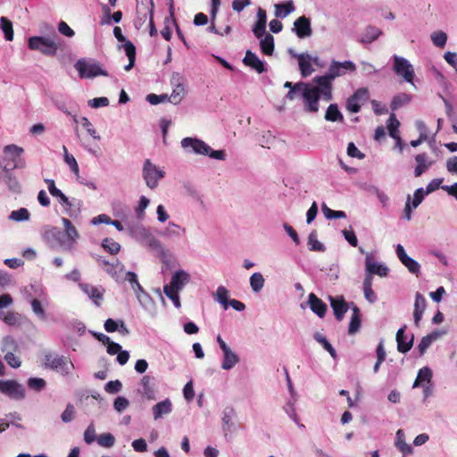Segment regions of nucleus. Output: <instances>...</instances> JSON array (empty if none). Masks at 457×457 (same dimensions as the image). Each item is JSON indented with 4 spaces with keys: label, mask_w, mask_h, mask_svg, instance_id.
Masks as SVG:
<instances>
[{
    "label": "nucleus",
    "mask_w": 457,
    "mask_h": 457,
    "mask_svg": "<svg viewBox=\"0 0 457 457\" xmlns=\"http://www.w3.org/2000/svg\"><path fill=\"white\" fill-rule=\"evenodd\" d=\"M64 232L56 227H46L42 237L52 247H60L63 251H72L79 238V233L67 218H62Z\"/></svg>",
    "instance_id": "1"
},
{
    "label": "nucleus",
    "mask_w": 457,
    "mask_h": 457,
    "mask_svg": "<svg viewBox=\"0 0 457 457\" xmlns=\"http://www.w3.org/2000/svg\"><path fill=\"white\" fill-rule=\"evenodd\" d=\"M356 66L352 61L338 62L333 60L328 67L327 73L323 76H317L313 79V82L321 85L324 88V93L329 96V89L332 90V81L338 77H342L348 72H353Z\"/></svg>",
    "instance_id": "2"
},
{
    "label": "nucleus",
    "mask_w": 457,
    "mask_h": 457,
    "mask_svg": "<svg viewBox=\"0 0 457 457\" xmlns=\"http://www.w3.org/2000/svg\"><path fill=\"white\" fill-rule=\"evenodd\" d=\"M296 87L302 89V97L304 104V111L307 112H318L320 110L319 101L323 99L328 102L332 99V90L329 89V96L325 95L321 85L311 86L306 83H296Z\"/></svg>",
    "instance_id": "3"
},
{
    "label": "nucleus",
    "mask_w": 457,
    "mask_h": 457,
    "mask_svg": "<svg viewBox=\"0 0 457 457\" xmlns=\"http://www.w3.org/2000/svg\"><path fill=\"white\" fill-rule=\"evenodd\" d=\"M182 148L195 154L206 155L210 158L224 161L227 154L224 150H213L204 141L196 137H185L180 142Z\"/></svg>",
    "instance_id": "4"
},
{
    "label": "nucleus",
    "mask_w": 457,
    "mask_h": 457,
    "mask_svg": "<svg viewBox=\"0 0 457 457\" xmlns=\"http://www.w3.org/2000/svg\"><path fill=\"white\" fill-rule=\"evenodd\" d=\"M6 155L1 162L0 167L5 173H9L15 169H23L26 166L25 160L21 158L24 150L17 145H7L4 148Z\"/></svg>",
    "instance_id": "5"
},
{
    "label": "nucleus",
    "mask_w": 457,
    "mask_h": 457,
    "mask_svg": "<svg viewBox=\"0 0 457 457\" xmlns=\"http://www.w3.org/2000/svg\"><path fill=\"white\" fill-rule=\"evenodd\" d=\"M30 50L39 51L45 55L53 56L57 53L59 44L52 37H30L28 40Z\"/></svg>",
    "instance_id": "6"
},
{
    "label": "nucleus",
    "mask_w": 457,
    "mask_h": 457,
    "mask_svg": "<svg viewBox=\"0 0 457 457\" xmlns=\"http://www.w3.org/2000/svg\"><path fill=\"white\" fill-rule=\"evenodd\" d=\"M142 176L145 185L150 189H154L158 187L160 180L165 177V171L153 163L151 160L146 159L143 164Z\"/></svg>",
    "instance_id": "7"
},
{
    "label": "nucleus",
    "mask_w": 457,
    "mask_h": 457,
    "mask_svg": "<svg viewBox=\"0 0 457 457\" xmlns=\"http://www.w3.org/2000/svg\"><path fill=\"white\" fill-rule=\"evenodd\" d=\"M75 69L78 71L79 75L82 79H93L97 76H108L99 62L94 60L79 59L75 63Z\"/></svg>",
    "instance_id": "8"
},
{
    "label": "nucleus",
    "mask_w": 457,
    "mask_h": 457,
    "mask_svg": "<svg viewBox=\"0 0 457 457\" xmlns=\"http://www.w3.org/2000/svg\"><path fill=\"white\" fill-rule=\"evenodd\" d=\"M393 71L395 72L396 75L403 78V79L414 85V77H415V71L413 65L410 62L409 60H407L404 57L399 56V55H393Z\"/></svg>",
    "instance_id": "9"
},
{
    "label": "nucleus",
    "mask_w": 457,
    "mask_h": 457,
    "mask_svg": "<svg viewBox=\"0 0 457 457\" xmlns=\"http://www.w3.org/2000/svg\"><path fill=\"white\" fill-rule=\"evenodd\" d=\"M45 364L62 375L70 374L73 369V363L64 356L48 353L45 356Z\"/></svg>",
    "instance_id": "10"
},
{
    "label": "nucleus",
    "mask_w": 457,
    "mask_h": 457,
    "mask_svg": "<svg viewBox=\"0 0 457 457\" xmlns=\"http://www.w3.org/2000/svg\"><path fill=\"white\" fill-rule=\"evenodd\" d=\"M0 392L12 399L22 400L25 398V388L16 380H0Z\"/></svg>",
    "instance_id": "11"
},
{
    "label": "nucleus",
    "mask_w": 457,
    "mask_h": 457,
    "mask_svg": "<svg viewBox=\"0 0 457 457\" xmlns=\"http://www.w3.org/2000/svg\"><path fill=\"white\" fill-rule=\"evenodd\" d=\"M131 234L136 240L153 250H157L161 246L160 241L144 227L136 228L131 231Z\"/></svg>",
    "instance_id": "12"
},
{
    "label": "nucleus",
    "mask_w": 457,
    "mask_h": 457,
    "mask_svg": "<svg viewBox=\"0 0 457 457\" xmlns=\"http://www.w3.org/2000/svg\"><path fill=\"white\" fill-rule=\"evenodd\" d=\"M113 34L118 41L124 42L123 48L129 58V64L126 65L124 69L126 71H130L135 65L136 47L131 41L126 40V37L123 36L122 30L120 27H115L113 29Z\"/></svg>",
    "instance_id": "13"
},
{
    "label": "nucleus",
    "mask_w": 457,
    "mask_h": 457,
    "mask_svg": "<svg viewBox=\"0 0 457 457\" xmlns=\"http://www.w3.org/2000/svg\"><path fill=\"white\" fill-rule=\"evenodd\" d=\"M138 392L143 397L154 400L157 393L154 378L149 375L143 376L139 382Z\"/></svg>",
    "instance_id": "14"
},
{
    "label": "nucleus",
    "mask_w": 457,
    "mask_h": 457,
    "mask_svg": "<svg viewBox=\"0 0 457 457\" xmlns=\"http://www.w3.org/2000/svg\"><path fill=\"white\" fill-rule=\"evenodd\" d=\"M395 253L400 262L407 268V270L411 273L418 276L420 270V263L406 253L402 245L399 244L396 245Z\"/></svg>",
    "instance_id": "15"
},
{
    "label": "nucleus",
    "mask_w": 457,
    "mask_h": 457,
    "mask_svg": "<svg viewBox=\"0 0 457 457\" xmlns=\"http://www.w3.org/2000/svg\"><path fill=\"white\" fill-rule=\"evenodd\" d=\"M295 58L298 60L300 72L303 78L310 76L314 71L312 62H317L318 57L312 58L308 53H302L296 54Z\"/></svg>",
    "instance_id": "16"
},
{
    "label": "nucleus",
    "mask_w": 457,
    "mask_h": 457,
    "mask_svg": "<svg viewBox=\"0 0 457 457\" xmlns=\"http://www.w3.org/2000/svg\"><path fill=\"white\" fill-rule=\"evenodd\" d=\"M293 31L299 38L309 37L312 35L311 21L305 16L297 18L294 22Z\"/></svg>",
    "instance_id": "17"
},
{
    "label": "nucleus",
    "mask_w": 457,
    "mask_h": 457,
    "mask_svg": "<svg viewBox=\"0 0 457 457\" xmlns=\"http://www.w3.org/2000/svg\"><path fill=\"white\" fill-rule=\"evenodd\" d=\"M142 5H145V9L146 11L145 12H142V8L137 6V13L140 14L142 13V17L139 18V21L142 23H144L145 21H146V18H147V12H149V27H150V31H149V34L151 37H154L157 35V29L154 26V1L153 0H145V4H144V2H142Z\"/></svg>",
    "instance_id": "18"
},
{
    "label": "nucleus",
    "mask_w": 457,
    "mask_h": 457,
    "mask_svg": "<svg viewBox=\"0 0 457 457\" xmlns=\"http://www.w3.org/2000/svg\"><path fill=\"white\" fill-rule=\"evenodd\" d=\"M189 281V273H187L184 270H179L172 274L170 283L169 285H165L164 287H168L170 289L176 291H181Z\"/></svg>",
    "instance_id": "19"
},
{
    "label": "nucleus",
    "mask_w": 457,
    "mask_h": 457,
    "mask_svg": "<svg viewBox=\"0 0 457 457\" xmlns=\"http://www.w3.org/2000/svg\"><path fill=\"white\" fill-rule=\"evenodd\" d=\"M101 265L103 266L104 271L109 274L112 278H114L117 282L122 281V274L124 272V265L116 261V262L111 263L107 261H100Z\"/></svg>",
    "instance_id": "20"
},
{
    "label": "nucleus",
    "mask_w": 457,
    "mask_h": 457,
    "mask_svg": "<svg viewBox=\"0 0 457 457\" xmlns=\"http://www.w3.org/2000/svg\"><path fill=\"white\" fill-rule=\"evenodd\" d=\"M236 417V411L232 407H226L222 411V430L225 436L228 433H232L236 430V424L234 419Z\"/></svg>",
    "instance_id": "21"
},
{
    "label": "nucleus",
    "mask_w": 457,
    "mask_h": 457,
    "mask_svg": "<svg viewBox=\"0 0 457 457\" xmlns=\"http://www.w3.org/2000/svg\"><path fill=\"white\" fill-rule=\"evenodd\" d=\"M365 270L366 272H370L379 277H386L388 273V268L384 264L373 262L371 255L368 253H366L365 258Z\"/></svg>",
    "instance_id": "22"
},
{
    "label": "nucleus",
    "mask_w": 457,
    "mask_h": 457,
    "mask_svg": "<svg viewBox=\"0 0 457 457\" xmlns=\"http://www.w3.org/2000/svg\"><path fill=\"white\" fill-rule=\"evenodd\" d=\"M154 420L162 419L164 415H168L172 411V403L170 399H165L154 404L152 407Z\"/></svg>",
    "instance_id": "23"
},
{
    "label": "nucleus",
    "mask_w": 457,
    "mask_h": 457,
    "mask_svg": "<svg viewBox=\"0 0 457 457\" xmlns=\"http://www.w3.org/2000/svg\"><path fill=\"white\" fill-rule=\"evenodd\" d=\"M405 328L406 326H403V328H399L396 333L397 350L403 353L410 351L413 345V336L408 339L404 334Z\"/></svg>",
    "instance_id": "24"
},
{
    "label": "nucleus",
    "mask_w": 457,
    "mask_h": 457,
    "mask_svg": "<svg viewBox=\"0 0 457 457\" xmlns=\"http://www.w3.org/2000/svg\"><path fill=\"white\" fill-rule=\"evenodd\" d=\"M243 62L251 67L253 70H255L258 73H262L265 71L264 63L259 57L250 50H247L245 55L243 59Z\"/></svg>",
    "instance_id": "25"
},
{
    "label": "nucleus",
    "mask_w": 457,
    "mask_h": 457,
    "mask_svg": "<svg viewBox=\"0 0 457 457\" xmlns=\"http://www.w3.org/2000/svg\"><path fill=\"white\" fill-rule=\"evenodd\" d=\"M266 12L263 9L259 8L257 11V21L253 29V32L257 38H262L263 35L266 34Z\"/></svg>",
    "instance_id": "26"
},
{
    "label": "nucleus",
    "mask_w": 457,
    "mask_h": 457,
    "mask_svg": "<svg viewBox=\"0 0 457 457\" xmlns=\"http://www.w3.org/2000/svg\"><path fill=\"white\" fill-rule=\"evenodd\" d=\"M395 445L402 453L403 457L411 455L413 453L411 445L406 443L405 435L402 429L396 431Z\"/></svg>",
    "instance_id": "27"
},
{
    "label": "nucleus",
    "mask_w": 457,
    "mask_h": 457,
    "mask_svg": "<svg viewBox=\"0 0 457 457\" xmlns=\"http://www.w3.org/2000/svg\"><path fill=\"white\" fill-rule=\"evenodd\" d=\"M80 289L88 295L89 298H91L94 303L99 306L101 301L103 299L104 292V290L100 287H96L89 284H79Z\"/></svg>",
    "instance_id": "28"
},
{
    "label": "nucleus",
    "mask_w": 457,
    "mask_h": 457,
    "mask_svg": "<svg viewBox=\"0 0 457 457\" xmlns=\"http://www.w3.org/2000/svg\"><path fill=\"white\" fill-rule=\"evenodd\" d=\"M329 299L337 320H342L348 309L345 301L342 296L330 297Z\"/></svg>",
    "instance_id": "29"
},
{
    "label": "nucleus",
    "mask_w": 457,
    "mask_h": 457,
    "mask_svg": "<svg viewBox=\"0 0 457 457\" xmlns=\"http://www.w3.org/2000/svg\"><path fill=\"white\" fill-rule=\"evenodd\" d=\"M308 303L310 305L311 310L317 314L319 317H324L327 312V305L323 303L318 296L311 293L308 296Z\"/></svg>",
    "instance_id": "30"
},
{
    "label": "nucleus",
    "mask_w": 457,
    "mask_h": 457,
    "mask_svg": "<svg viewBox=\"0 0 457 457\" xmlns=\"http://www.w3.org/2000/svg\"><path fill=\"white\" fill-rule=\"evenodd\" d=\"M222 352L223 361L221 363V368L225 370H229L239 362V357L230 349V347L223 350Z\"/></svg>",
    "instance_id": "31"
},
{
    "label": "nucleus",
    "mask_w": 457,
    "mask_h": 457,
    "mask_svg": "<svg viewBox=\"0 0 457 457\" xmlns=\"http://www.w3.org/2000/svg\"><path fill=\"white\" fill-rule=\"evenodd\" d=\"M415 161L417 162V166L414 170L415 177L421 176L422 173L427 170L433 163L432 161L428 160V155L426 154L416 155Z\"/></svg>",
    "instance_id": "32"
},
{
    "label": "nucleus",
    "mask_w": 457,
    "mask_h": 457,
    "mask_svg": "<svg viewBox=\"0 0 457 457\" xmlns=\"http://www.w3.org/2000/svg\"><path fill=\"white\" fill-rule=\"evenodd\" d=\"M186 95V89L183 84L180 82H173V89L169 97V102L173 104H179Z\"/></svg>",
    "instance_id": "33"
},
{
    "label": "nucleus",
    "mask_w": 457,
    "mask_h": 457,
    "mask_svg": "<svg viewBox=\"0 0 457 457\" xmlns=\"http://www.w3.org/2000/svg\"><path fill=\"white\" fill-rule=\"evenodd\" d=\"M382 35V30L375 26H368L361 38V42L364 44L371 43Z\"/></svg>",
    "instance_id": "34"
},
{
    "label": "nucleus",
    "mask_w": 457,
    "mask_h": 457,
    "mask_svg": "<svg viewBox=\"0 0 457 457\" xmlns=\"http://www.w3.org/2000/svg\"><path fill=\"white\" fill-rule=\"evenodd\" d=\"M295 5L292 0L286 3L275 4V15L278 18H286L295 11Z\"/></svg>",
    "instance_id": "35"
},
{
    "label": "nucleus",
    "mask_w": 457,
    "mask_h": 457,
    "mask_svg": "<svg viewBox=\"0 0 457 457\" xmlns=\"http://www.w3.org/2000/svg\"><path fill=\"white\" fill-rule=\"evenodd\" d=\"M325 120L328 121L332 122H343L344 121V116L342 112L339 111L338 106L337 104H331L328 105L326 113H325Z\"/></svg>",
    "instance_id": "36"
},
{
    "label": "nucleus",
    "mask_w": 457,
    "mask_h": 457,
    "mask_svg": "<svg viewBox=\"0 0 457 457\" xmlns=\"http://www.w3.org/2000/svg\"><path fill=\"white\" fill-rule=\"evenodd\" d=\"M82 205H83V203L81 200L72 198V199H70L68 204H66V205H63V207H64L65 212L70 217H77L78 215H79V213L81 212Z\"/></svg>",
    "instance_id": "37"
},
{
    "label": "nucleus",
    "mask_w": 457,
    "mask_h": 457,
    "mask_svg": "<svg viewBox=\"0 0 457 457\" xmlns=\"http://www.w3.org/2000/svg\"><path fill=\"white\" fill-rule=\"evenodd\" d=\"M432 378V370L428 367L421 368L417 375V378L412 385V387L423 386V383H430Z\"/></svg>",
    "instance_id": "38"
},
{
    "label": "nucleus",
    "mask_w": 457,
    "mask_h": 457,
    "mask_svg": "<svg viewBox=\"0 0 457 457\" xmlns=\"http://www.w3.org/2000/svg\"><path fill=\"white\" fill-rule=\"evenodd\" d=\"M104 329L112 333L120 329L122 334H128L129 330L122 320L116 321L112 319H107L104 322Z\"/></svg>",
    "instance_id": "39"
},
{
    "label": "nucleus",
    "mask_w": 457,
    "mask_h": 457,
    "mask_svg": "<svg viewBox=\"0 0 457 457\" xmlns=\"http://www.w3.org/2000/svg\"><path fill=\"white\" fill-rule=\"evenodd\" d=\"M400 126L399 120L396 119L395 114H391L387 120V129L389 135L394 139L397 140L398 144L401 143V137L399 136L398 128Z\"/></svg>",
    "instance_id": "40"
},
{
    "label": "nucleus",
    "mask_w": 457,
    "mask_h": 457,
    "mask_svg": "<svg viewBox=\"0 0 457 457\" xmlns=\"http://www.w3.org/2000/svg\"><path fill=\"white\" fill-rule=\"evenodd\" d=\"M228 290L225 287L220 286L218 287L216 292L213 294V298L217 303L223 306L224 310H227L228 308L229 302L228 301Z\"/></svg>",
    "instance_id": "41"
},
{
    "label": "nucleus",
    "mask_w": 457,
    "mask_h": 457,
    "mask_svg": "<svg viewBox=\"0 0 457 457\" xmlns=\"http://www.w3.org/2000/svg\"><path fill=\"white\" fill-rule=\"evenodd\" d=\"M0 29L3 31L4 35V38L7 41H12L13 40V27L12 22L7 19L6 17L2 16L0 18Z\"/></svg>",
    "instance_id": "42"
},
{
    "label": "nucleus",
    "mask_w": 457,
    "mask_h": 457,
    "mask_svg": "<svg viewBox=\"0 0 457 457\" xmlns=\"http://www.w3.org/2000/svg\"><path fill=\"white\" fill-rule=\"evenodd\" d=\"M261 39V49L264 54L271 55L274 51V37L270 34H264Z\"/></svg>",
    "instance_id": "43"
},
{
    "label": "nucleus",
    "mask_w": 457,
    "mask_h": 457,
    "mask_svg": "<svg viewBox=\"0 0 457 457\" xmlns=\"http://www.w3.org/2000/svg\"><path fill=\"white\" fill-rule=\"evenodd\" d=\"M361 327V313L358 307L353 306V315L351 317L348 333L350 335L355 334Z\"/></svg>",
    "instance_id": "44"
},
{
    "label": "nucleus",
    "mask_w": 457,
    "mask_h": 457,
    "mask_svg": "<svg viewBox=\"0 0 457 457\" xmlns=\"http://www.w3.org/2000/svg\"><path fill=\"white\" fill-rule=\"evenodd\" d=\"M308 247H309V250L312 251V252H321V253H323V252L326 251L325 245L321 242H320L318 240L317 232L316 231H312L309 234V237H308Z\"/></svg>",
    "instance_id": "45"
},
{
    "label": "nucleus",
    "mask_w": 457,
    "mask_h": 457,
    "mask_svg": "<svg viewBox=\"0 0 457 457\" xmlns=\"http://www.w3.org/2000/svg\"><path fill=\"white\" fill-rule=\"evenodd\" d=\"M250 287L254 293H259L264 287L265 279L262 273L254 272L249 279Z\"/></svg>",
    "instance_id": "46"
},
{
    "label": "nucleus",
    "mask_w": 457,
    "mask_h": 457,
    "mask_svg": "<svg viewBox=\"0 0 457 457\" xmlns=\"http://www.w3.org/2000/svg\"><path fill=\"white\" fill-rule=\"evenodd\" d=\"M411 96L405 93H400L394 96L391 102V109L393 111L397 110L398 108L407 104L410 103Z\"/></svg>",
    "instance_id": "47"
},
{
    "label": "nucleus",
    "mask_w": 457,
    "mask_h": 457,
    "mask_svg": "<svg viewBox=\"0 0 457 457\" xmlns=\"http://www.w3.org/2000/svg\"><path fill=\"white\" fill-rule=\"evenodd\" d=\"M63 154H64V162L69 165L71 171L77 176L78 179H79V169L78 162L73 155L68 153L67 147L65 145L62 146Z\"/></svg>",
    "instance_id": "48"
},
{
    "label": "nucleus",
    "mask_w": 457,
    "mask_h": 457,
    "mask_svg": "<svg viewBox=\"0 0 457 457\" xmlns=\"http://www.w3.org/2000/svg\"><path fill=\"white\" fill-rule=\"evenodd\" d=\"M74 121L77 123H80L81 126L87 130V132L96 140H100L101 137L97 134L96 129L94 128L93 124L89 121V120L87 117H82L79 120L77 118H74Z\"/></svg>",
    "instance_id": "49"
},
{
    "label": "nucleus",
    "mask_w": 457,
    "mask_h": 457,
    "mask_svg": "<svg viewBox=\"0 0 457 457\" xmlns=\"http://www.w3.org/2000/svg\"><path fill=\"white\" fill-rule=\"evenodd\" d=\"M97 444L104 448H111L115 444V437L111 433H103L100 434L97 438Z\"/></svg>",
    "instance_id": "50"
},
{
    "label": "nucleus",
    "mask_w": 457,
    "mask_h": 457,
    "mask_svg": "<svg viewBox=\"0 0 457 457\" xmlns=\"http://www.w3.org/2000/svg\"><path fill=\"white\" fill-rule=\"evenodd\" d=\"M30 217L29 212L26 208H20L19 210L12 211L9 219L17 222L29 220Z\"/></svg>",
    "instance_id": "51"
},
{
    "label": "nucleus",
    "mask_w": 457,
    "mask_h": 457,
    "mask_svg": "<svg viewBox=\"0 0 457 457\" xmlns=\"http://www.w3.org/2000/svg\"><path fill=\"white\" fill-rule=\"evenodd\" d=\"M103 248L111 254H116L120 250V245L112 238H105L102 242Z\"/></svg>",
    "instance_id": "52"
},
{
    "label": "nucleus",
    "mask_w": 457,
    "mask_h": 457,
    "mask_svg": "<svg viewBox=\"0 0 457 457\" xmlns=\"http://www.w3.org/2000/svg\"><path fill=\"white\" fill-rule=\"evenodd\" d=\"M322 212L326 219H344L346 217V214L343 211H334L327 206V204H323L321 206Z\"/></svg>",
    "instance_id": "53"
},
{
    "label": "nucleus",
    "mask_w": 457,
    "mask_h": 457,
    "mask_svg": "<svg viewBox=\"0 0 457 457\" xmlns=\"http://www.w3.org/2000/svg\"><path fill=\"white\" fill-rule=\"evenodd\" d=\"M314 339L317 342H319L324 347V349H326L329 353V354L331 355L332 358L336 359V357H337L336 350L334 349V347L331 345V344L327 340V338L324 336H322L320 333H316L314 335Z\"/></svg>",
    "instance_id": "54"
},
{
    "label": "nucleus",
    "mask_w": 457,
    "mask_h": 457,
    "mask_svg": "<svg viewBox=\"0 0 457 457\" xmlns=\"http://www.w3.org/2000/svg\"><path fill=\"white\" fill-rule=\"evenodd\" d=\"M431 40L436 46L443 48L446 45L447 35L445 32L441 30L436 31L432 33Z\"/></svg>",
    "instance_id": "55"
},
{
    "label": "nucleus",
    "mask_w": 457,
    "mask_h": 457,
    "mask_svg": "<svg viewBox=\"0 0 457 457\" xmlns=\"http://www.w3.org/2000/svg\"><path fill=\"white\" fill-rule=\"evenodd\" d=\"M150 204V200L145 196L142 195L139 199L137 206L135 208V212L137 214V217L138 219H143L145 216V211L148 207Z\"/></svg>",
    "instance_id": "56"
},
{
    "label": "nucleus",
    "mask_w": 457,
    "mask_h": 457,
    "mask_svg": "<svg viewBox=\"0 0 457 457\" xmlns=\"http://www.w3.org/2000/svg\"><path fill=\"white\" fill-rule=\"evenodd\" d=\"M163 293L165 294V295L168 298H170L172 301V303L176 308L179 309L181 307L179 295V291L170 289L168 287H163Z\"/></svg>",
    "instance_id": "57"
},
{
    "label": "nucleus",
    "mask_w": 457,
    "mask_h": 457,
    "mask_svg": "<svg viewBox=\"0 0 457 457\" xmlns=\"http://www.w3.org/2000/svg\"><path fill=\"white\" fill-rule=\"evenodd\" d=\"M129 405V401L124 396H118L113 403V408L119 413H121L123 411H125Z\"/></svg>",
    "instance_id": "58"
},
{
    "label": "nucleus",
    "mask_w": 457,
    "mask_h": 457,
    "mask_svg": "<svg viewBox=\"0 0 457 457\" xmlns=\"http://www.w3.org/2000/svg\"><path fill=\"white\" fill-rule=\"evenodd\" d=\"M296 401V398H293V401H288L287 404L284 407L285 411L287 414L295 422L298 423L299 419L298 415L295 411V402Z\"/></svg>",
    "instance_id": "59"
},
{
    "label": "nucleus",
    "mask_w": 457,
    "mask_h": 457,
    "mask_svg": "<svg viewBox=\"0 0 457 457\" xmlns=\"http://www.w3.org/2000/svg\"><path fill=\"white\" fill-rule=\"evenodd\" d=\"M185 228L173 222H170L166 228V235L168 236L180 237L182 234H185Z\"/></svg>",
    "instance_id": "60"
},
{
    "label": "nucleus",
    "mask_w": 457,
    "mask_h": 457,
    "mask_svg": "<svg viewBox=\"0 0 457 457\" xmlns=\"http://www.w3.org/2000/svg\"><path fill=\"white\" fill-rule=\"evenodd\" d=\"M46 381L43 378H30L28 380V386L30 389L36 391H41L46 386Z\"/></svg>",
    "instance_id": "61"
},
{
    "label": "nucleus",
    "mask_w": 457,
    "mask_h": 457,
    "mask_svg": "<svg viewBox=\"0 0 457 457\" xmlns=\"http://www.w3.org/2000/svg\"><path fill=\"white\" fill-rule=\"evenodd\" d=\"M352 98L356 99L357 102L360 103V104H363L369 98V91L365 87H361L357 89L353 96H351Z\"/></svg>",
    "instance_id": "62"
},
{
    "label": "nucleus",
    "mask_w": 457,
    "mask_h": 457,
    "mask_svg": "<svg viewBox=\"0 0 457 457\" xmlns=\"http://www.w3.org/2000/svg\"><path fill=\"white\" fill-rule=\"evenodd\" d=\"M352 98L356 99L357 102L360 103V104H363L369 98V91L365 87H361L357 89L353 96H351Z\"/></svg>",
    "instance_id": "63"
},
{
    "label": "nucleus",
    "mask_w": 457,
    "mask_h": 457,
    "mask_svg": "<svg viewBox=\"0 0 457 457\" xmlns=\"http://www.w3.org/2000/svg\"><path fill=\"white\" fill-rule=\"evenodd\" d=\"M21 319V317L20 314L15 313V312H11L4 314V317H3V320L7 325H11V326L20 324Z\"/></svg>",
    "instance_id": "64"
}]
</instances>
